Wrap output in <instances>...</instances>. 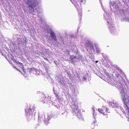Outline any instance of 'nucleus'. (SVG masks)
<instances>
[{"mask_svg":"<svg viewBox=\"0 0 129 129\" xmlns=\"http://www.w3.org/2000/svg\"><path fill=\"white\" fill-rule=\"evenodd\" d=\"M113 31V30H110V32L111 33H112V31Z\"/></svg>","mask_w":129,"mask_h":129,"instance_id":"obj_18","label":"nucleus"},{"mask_svg":"<svg viewBox=\"0 0 129 129\" xmlns=\"http://www.w3.org/2000/svg\"><path fill=\"white\" fill-rule=\"evenodd\" d=\"M24 2L31 8L30 10H32L31 11V12H34V11L33 8L37 5L36 2L35 0H24Z\"/></svg>","mask_w":129,"mask_h":129,"instance_id":"obj_3","label":"nucleus"},{"mask_svg":"<svg viewBox=\"0 0 129 129\" xmlns=\"http://www.w3.org/2000/svg\"><path fill=\"white\" fill-rule=\"evenodd\" d=\"M44 59H45L46 60H47V59L46 58H44Z\"/></svg>","mask_w":129,"mask_h":129,"instance_id":"obj_17","label":"nucleus"},{"mask_svg":"<svg viewBox=\"0 0 129 129\" xmlns=\"http://www.w3.org/2000/svg\"><path fill=\"white\" fill-rule=\"evenodd\" d=\"M67 74L69 75V73L67 72Z\"/></svg>","mask_w":129,"mask_h":129,"instance_id":"obj_19","label":"nucleus"},{"mask_svg":"<svg viewBox=\"0 0 129 129\" xmlns=\"http://www.w3.org/2000/svg\"><path fill=\"white\" fill-rule=\"evenodd\" d=\"M79 114L80 115V112L79 113Z\"/></svg>","mask_w":129,"mask_h":129,"instance_id":"obj_21","label":"nucleus"},{"mask_svg":"<svg viewBox=\"0 0 129 129\" xmlns=\"http://www.w3.org/2000/svg\"><path fill=\"white\" fill-rule=\"evenodd\" d=\"M98 110L100 112L104 115H108V112L107 108L104 106H103L100 109H99Z\"/></svg>","mask_w":129,"mask_h":129,"instance_id":"obj_5","label":"nucleus"},{"mask_svg":"<svg viewBox=\"0 0 129 129\" xmlns=\"http://www.w3.org/2000/svg\"><path fill=\"white\" fill-rule=\"evenodd\" d=\"M96 121L95 120V119H94V121L93 122H92V124H94L95 123H96Z\"/></svg>","mask_w":129,"mask_h":129,"instance_id":"obj_13","label":"nucleus"},{"mask_svg":"<svg viewBox=\"0 0 129 129\" xmlns=\"http://www.w3.org/2000/svg\"><path fill=\"white\" fill-rule=\"evenodd\" d=\"M44 115H42L40 116V115L39 116L38 118L40 120H42L43 119H44Z\"/></svg>","mask_w":129,"mask_h":129,"instance_id":"obj_8","label":"nucleus"},{"mask_svg":"<svg viewBox=\"0 0 129 129\" xmlns=\"http://www.w3.org/2000/svg\"><path fill=\"white\" fill-rule=\"evenodd\" d=\"M69 52H70V51L68 50H67L66 52V53H69Z\"/></svg>","mask_w":129,"mask_h":129,"instance_id":"obj_14","label":"nucleus"},{"mask_svg":"<svg viewBox=\"0 0 129 129\" xmlns=\"http://www.w3.org/2000/svg\"><path fill=\"white\" fill-rule=\"evenodd\" d=\"M125 89H122L121 91V93L122 96L123 101L125 106V107L126 110L127 111V114L129 115V96L125 93Z\"/></svg>","mask_w":129,"mask_h":129,"instance_id":"obj_1","label":"nucleus"},{"mask_svg":"<svg viewBox=\"0 0 129 129\" xmlns=\"http://www.w3.org/2000/svg\"><path fill=\"white\" fill-rule=\"evenodd\" d=\"M129 11L127 9L120 10L119 11V14L121 17H126L128 15Z\"/></svg>","mask_w":129,"mask_h":129,"instance_id":"obj_4","label":"nucleus"},{"mask_svg":"<svg viewBox=\"0 0 129 129\" xmlns=\"http://www.w3.org/2000/svg\"><path fill=\"white\" fill-rule=\"evenodd\" d=\"M111 106L112 108H114L117 106V105L114 102H112L111 103Z\"/></svg>","mask_w":129,"mask_h":129,"instance_id":"obj_7","label":"nucleus"},{"mask_svg":"<svg viewBox=\"0 0 129 129\" xmlns=\"http://www.w3.org/2000/svg\"><path fill=\"white\" fill-rule=\"evenodd\" d=\"M77 58V57L76 56L74 57L71 56L70 57V59L73 62H74V59H76Z\"/></svg>","mask_w":129,"mask_h":129,"instance_id":"obj_9","label":"nucleus"},{"mask_svg":"<svg viewBox=\"0 0 129 129\" xmlns=\"http://www.w3.org/2000/svg\"><path fill=\"white\" fill-rule=\"evenodd\" d=\"M25 115L27 119H31L35 115L36 112L34 109H32L31 106L25 110Z\"/></svg>","mask_w":129,"mask_h":129,"instance_id":"obj_2","label":"nucleus"},{"mask_svg":"<svg viewBox=\"0 0 129 129\" xmlns=\"http://www.w3.org/2000/svg\"><path fill=\"white\" fill-rule=\"evenodd\" d=\"M77 113H78V112L77 111Z\"/></svg>","mask_w":129,"mask_h":129,"instance_id":"obj_22","label":"nucleus"},{"mask_svg":"<svg viewBox=\"0 0 129 129\" xmlns=\"http://www.w3.org/2000/svg\"><path fill=\"white\" fill-rule=\"evenodd\" d=\"M50 34L51 36L52 37V39L55 41H56L57 40V38L54 32L52 31H51Z\"/></svg>","mask_w":129,"mask_h":129,"instance_id":"obj_6","label":"nucleus"},{"mask_svg":"<svg viewBox=\"0 0 129 129\" xmlns=\"http://www.w3.org/2000/svg\"><path fill=\"white\" fill-rule=\"evenodd\" d=\"M35 69L34 68H30L29 69V72H31L34 70Z\"/></svg>","mask_w":129,"mask_h":129,"instance_id":"obj_12","label":"nucleus"},{"mask_svg":"<svg viewBox=\"0 0 129 129\" xmlns=\"http://www.w3.org/2000/svg\"><path fill=\"white\" fill-rule=\"evenodd\" d=\"M54 93L55 95V96L56 97L57 100L58 101L60 99L57 93H56L55 92H54Z\"/></svg>","mask_w":129,"mask_h":129,"instance_id":"obj_11","label":"nucleus"},{"mask_svg":"<svg viewBox=\"0 0 129 129\" xmlns=\"http://www.w3.org/2000/svg\"><path fill=\"white\" fill-rule=\"evenodd\" d=\"M92 110L93 111V113H94V108H92Z\"/></svg>","mask_w":129,"mask_h":129,"instance_id":"obj_16","label":"nucleus"},{"mask_svg":"<svg viewBox=\"0 0 129 129\" xmlns=\"http://www.w3.org/2000/svg\"><path fill=\"white\" fill-rule=\"evenodd\" d=\"M14 62L15 63H16L20 64L21 66H23V64L22 63L19 62L18 61H17V60H14Z\"/></svg>","mask_w":129,"mask_h":129,"instance_id":"obj_10","label":"nucleus"},{"mask_svg":"<svg viewBox=\"0 0 129 129\" xmlns=\"http://www.w3.org/2000/svg\"><path fill=\"white\" fill-rule=\"evenodd\" d=\"M98 62V61H96V63L97 62Z\"/></svg>","mask_w":129,"mask_h":129,"instance_id":"obj_20","label":"nucleus"},{"mask_svg":"<svg viewBox=\"0 0 129 129\" xmlns=\"http://www.w3.org/2000/svg\"><path fill=\"white\" fill-rule=\"evenodd\" d=\"M96 51L98 53H99L100 52V50L98 49H96Z\"/></svg>","mask_w":129,"mask_h":129,"instance_id":"obj_15","label":"nucleus"},{"mask_svg":"<svg viewBox=\"0 0 129 129\" xmlns=\"http://www.w3.org/2000/svg\"><path fill=\"white\" fill-rule=\"evenodd\" d=\"M76 110H77V109H76Z\"/></svg>","mask_w":129,"mask_h":129,"instance_id":"obj_23","label":"nucleus"}]
</instances>
